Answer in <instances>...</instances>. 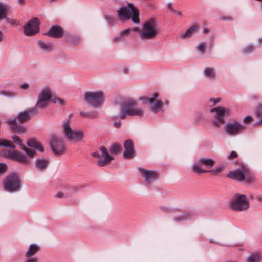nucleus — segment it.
Here are the masks:
<instances>
[{"instance_id":"29","label":"nucleus","mask_w":262,"mask_h":262,"mask_svg":"<svg viewBox=\"0 0 262 262\" xmlns=\"http://www.w3.org/2000/svg\"><path fill=\"white\" fill-rule=\"evenodd\" d=\"M0 146L9 147L14 149L15 146L9 140L0 139Z\"/></svg>"},{"instance_id":"31","label":"nucleus","mask_w":262,"mask_h":262,"mask_svg":"<svg viewBox=\"0 0 262 262\" xmlns=\"http://www.w3.org/2000/svg\"><path fill=\"white\" fill-rule=\"evenodd\" d=\"M7 13V7L0 3V20L6 18V15Z\"/></svg>"},{"instance_id":"4","label":"nucleus","mask_w":262,"mask_h":262,"mask_svg":"<svg viewBox=\"0 0 262 262\" xmlns=\"http://www.w3.org/2000/svg\"><path fill=\"white\" fill-rule=\"evenodd\" d=\"M159 33V28L156 21L150 19L145 21L140 30V36L143 39H152Z\"/></svg>"},{"instance_id":"33","label":"nucleus","mask_w":262,"mask_h":262,"mask_svg":"<svg viewBox=\"0 0 262 262\" xmlns=\"http://www.w3.org/2000/svg\"><path fill=\"white\" fill-rule=\"evenodd\" d=\"M224 169V167L223 166H220L219 167H216L215 168L211 170H208V172L211 173L214 175H217L221 172H222Z\"/></svg>"},{"instance_id":"18","label":"nucleus","mask_w":262,"mask_h":262,"mask_svg":"<svg viewBox=\"0 0 262 262\" xmlns=\"http://www.w3.org/2000/svg\"><path fill=\"white\" fill-rule=\"evenodd\" d=\"M5 155L10 159L15 160L20 163H26L27 162L25 155L19 151H9L5 154Z\"/></svg>"},{"instance_id":"32","label":"nucleus","mask_w":262,"mask_h":262,"mask_svg":"<svg viewBox=\"0 0 262 262\" xmlns=\"http://www.w3.org/2000/svg\"><path fill=\"white\" fill-rule=\"evenodd\" d=\"M121 146L118 143L113 144L110 148V151L111 153L117 154L120 151Z\"/></svg>"},{"instance_id":"26","label":"nucleus","mask_w":262,"mask_h":262,"mask_svg":"<svg viewBox=\"0 0 262 262\" xmlns=\"http://www.w3.org/2000/svg\"><path fill=\"white\" fill-rule=\"evenodd\" d=\"M36 166L39 169H44L48 165V161L46 159H39L36 160Z\"/></svg>"},{"instance_id":"16","label":"nucleus","mask_w":262,"mask_h":262,"mask_svg":"<svg viewBox=\"0 0 262 262\" xmlns=\"http://www.w3.org/2000/svg\"><path fill=\"white\" fill-rule=\"evenodd\" d=\"M124 147L125 150L123 156L126 159H130L134 157L135 151L133 143L130 140H127L124 143Z\"/></svg>"},{"instance_id":"46","label":"nucleus","mask_w":262,"mask_h":262,"mask_svg":"<svg viewBox=\"0 0 262 262\" xmlns=\"http://www.w3.org/2000/svg\"><path fill=\"white\" fill-rule=\"evenodd\" d=\"M88 116H87V118L90 119H94L97 117V115L96 114L93 113H88Z\"/></svg>"},{"instance_id":"24","label":"nucleus","mask_w":262,"mask_h":262,"mask_svg":"<svg viewBox=\"0 0 262 262\" xmlns=\"http://www.w3.org/2000/svg\"><path fill=\"white\" fill-rule=\"evenodd\" d=\"M261 255L259 252H254L251 254L246 258V262H259Z\"/></svg>"},{"instance_id":"15","label":"nucleus","mask_w":262,"mask_h":262,"mask_svg":"<svg viewBox=\"0 0 262 262\" xmlns=\"http://www.w3.org/2000/svg\"><path fill=\"white\" fill-rule=\"evenodd\" d=\"M159 96V93L158 92H155L153 94V97L149 99H147L146 98H141V100H147L148 102L152 104L150 108L151 110L156 112L157 111L162 105V101L161 100L157 99V98Z\"/></svg>"},{"instance_id":"8","label":"nucleus","mask_w":262,"mask_h":262,"mask_svg":"<svg viewBox=\"0 0 262 262\" xmlns=\"http://www.w3.org/2000/svg\"><path fill=\"white\" fill-rule=\"evenodd\" d=\"M230 206L234 210L242 211L248 208L249 202L245 195L237 194L230 201Z\"/></svg>"},{"instance_id":"17","label":"nucleus","mask_w":262,"mask_h":262,"mask_svg":"<svg viewBox=\"0 0 262 262\" xmlns=\"http://www.w3.org/2000/svg\"><path fill=\"white\" fill-rule=\"evenodd\" d=\"M138 170L141 176L144 178L145 180L148 182H150L158 178V173L156 171L148 170L141 167L139 168Z\"/></svg>"},{"instance_id":"39","label":"nucleus","mask_w":262,"mask_h":262,"mask_svg":"<svg viewBox=\"0 0 262 262\" xmlns=\"http://www.w3.org/2000/svg\"><path fill=\"white\" fill-rule=\"evenodd\" d=\"M7 166L5 164L0 163V175L4 174L6 169Z\"/></svg>"},{"instance_id":"55","label":"nucleus","mask_w":262,"mask_h":262,"mask_svg":"<svg viewBox=\"0 0 262 262\" xmlns=\"http://www.w3.org/2000/svg\"><path fill=\"white\" fill-rule=\"evenodd\" d=\"M209 32V30L207 28H204L203 30V32L205 34H207Z\"/></svg>"},{"instance_id":"9","label":"nucleus","mask_w":262,"mask_h":262,"mask_svg":"<svg viewBox=\"0 0 262 262\" xmlns=\"http://www.w3.org/2000/svg\"><path fill=\"white\" fill-rule=\"evenodd\" d=\"M4 188L6 191L13 192L19 190L20 187V181L16 174H11L6 177L3 182Z\"/></svg>"},{"instance_id":"54","label":"nucleus","mask_w":262,"mask_h":262,"mask_svg":"<svg viewBox=\"0 0 262 262\" xmlns=\"http://www.w3.org/2000/svg\"><path fill=\"white\" fill-rule=\"evenodd\" d=\"M57 100L60 103V104L61 105H65V102L63 100L60 99H59L58 98L57 99Z\"/></svg>"},{"instance_id":"34","label":"nucleus","mask_w":262,"mask_h":262,"mask_svg":"<svg viewBox=\"0 0 262 262\" xmlns=\"http://www.w3.org/2000/svg\"><path fill=\"white\" fill-rule=\"evenodd\" d=\"M0 95L7 97H13L15 96V93L11 91L0 90Z\"/></svg>"},{"instance_id":"37","label":"nucleus","mask_w":262,"mask_h":262,"mask_svg":"<svg viewBox=\"0 0 262 262\" xmlns=\"http://www.w3.org/2000/svg\"><path fill=\"white\" fill-rule=\"evenodd\" d=\"M254 49V47L252 45H249L247 46L243 50V52L245 54H248L252 52Z\"/></svg>"},{"instance_id":"40","label":"nucleus","mask_w":262,"mask_h":262,"mask_svg":"<svg viewBox=\"0 0 262 262\" xmlns=\"http://www.w3.org/2000/svg\"><path fill=\"white\" fill-rule=\"evenodd\" d=\"M123 39H124V37L122 35H121L120 34H119V35L118 36H116L113 38V42L114 43H117L120 41L123 40Z\"/></svg>"},{"instance_id":"20","label":"nucleus","mask_w":262,"mask_h":262,"mask_svg":"<svg viewBox=\"0 0 262 262\" xmlns=\"http://www.w3.org/2000/svg\"><path fill=\"white\" fill-rule=\"evenodd\" d=\"M46 34L50 37L59 38L63 36V31L61 27L59 26H53Z\"/></svg>"},{"instance_id":"61","label":"nucleus","mask_w":262,"mask_h":262,"mask_svg":"<svg viewBox=\"0 0 262 262\" xmlns=\"http://www.w3.org/2000/svg\"><path fill=\"white\" fill-rule=\"evenodd\" d=\"M110 20H113L112 18H111V17L110 18Z\"/></svg>"},{"instance_id":"14","label":"nucleus","mask_w":262,"mask_h":262,"mask_svg":"<svg viewBox=\"0 0 262 262\" xmlns=\"http://www.w3.org/2000/svg\"><path fill=\"white\" fill-rule=\"evenodd\" d=\"M210 112H216V113L215 118L217 121L213 122V124L218 127L224 123V116L229 114V110L223 107H217L211 108Z\"/></svg>"},{"instance_id":"27","label":"nucleus","mask_w":262,"mask_h":262,"mask_svg":"<svg viewBox=\"0 0 262 262\" xmlns=\"http://www.w3.org/2000/svg\"><path fill=\"white\" fill-rule=\"evenodd\" d=\"M191 169L193 172H195L198 174H201L208 172V170H205L203 169L201 166L196 163L192 165Z\"/></svg>"},{"instance_id":"51","label":"nucleus","mask_w":262,"mask_h":262,"mask_svg":"<svg viewBox=\"0 0 262 262\" xmlns=\"http://www.w3.org/2000/svg\"><path fill=\"white\" fill-rule=\"evenodd\" d=\"M88 113L89 112H80V115L83 117L87 118Z\"/></svg>"},{"instance_id":"57","label":"nucleus","mask_w":262,"mask_h":262,"mask_svg":"<svg viewBox=\"0 0 262 262\" xmlns=\"http://www.w3.org/2000/svg\"><path fill=\"white\" fill-rule=\"evenodd\" d=\"M3 40V33L0 31V42H1Z\"/></svg>"},{"instance_id":"12","label":"nucleus","mask_w":262,"mask_h":262,"mask_svg":"<svg viewBox=\"0 0 262 262\" xmlns=\"http://www.w3.org/2000/svg\"><path fill=\"white\" fill-rule=\"evenodd\" d=\"M245 129V126L237 121L228 122L225 126L226 133L230 136L238 135L244 132Z\"/></svg>"},{"instance_id":"23","label":"nucleus","mask_w":262,"mask_h":262,"mask_svg":"<svg viewBox=\"0 0 262 262\" xmlns=\"http://www.w3.org/2000/svg\"><path fill=\"white\" fill-rule=\"evenodd\" d=\"M39 249V247L36 244H32L29 246L28 251L25 254V256L29 258L35 255Z\"/></svg>"},{"instance_id":"3","label":"nucleus","mask_w":262,"mask_h":262,"mask_svg":"<svg viewBox=\"0 0 262 262\" xmlns=\"http://www.w3.org/2000/svg\"><path fill=\"white\" fill-rule=\"evenodd\" d=\"M144 111L142 108L138 107L136 101L128 99L125 101L122 104L120 111L121 119H124L127 116L142 117Z\"/></svg>"},{"instance_id":"13","label":"nucleus","mask_w":262,"mask_h":262,"mask_svg":"<svg viewBox=\"0 0 262 262\" xmlns=\"http://www.w3.org/2000/svg\"><path fill=\"white\" fill-rule=\"evenodd\" d=\"M24 34L26 36L36 34L39 30V21L37 18H33L24 26Z\"/></svg>"},{"instance_id":"2","label":"nucleus","mask_w":262,"mask_h":262,"mask_svg":"<svg viewBox=\"0 0 262 262\" xmlns=\"http://www.w3.org/2000/svg\"><path fill=\"white\" fill-rule=\"evenodd\" d=\"M118 18L121 21H126L132 19L134 23H139V12L135 5L131 3H127L126 6L119 9L117 11Z\"/></svg>"},{"instance_id":"53","label":"nucleus","mask_w":262,"mask_h":262,"mask_svg":"<svg viewBox=\"0 0 262 262\" xmlns=\"http://www.w3.org/2000/svg\"><path fill=\"white\" fill-rule=\"evenodd\" d=\"M63 195H64V194H63V192H58V193L56 194V196L57 198H62V197H63Z\"/></svg>"},{"instance_id":"43","label":"nucleus","mask_w":262,"mask_h":262,"mask_svg":"<svg viewBox=\"0 0 262 262\" xmlns=\"http://www.w3.org/2000/svg\"><path fill=\"white\" fill-rule=\"evenodd\" d=\"M237 153L234 151H232L231 152L230 154L229 155L228 159H233L237 157Z\"/></svg>"},{"instance_id":"35","label":"nucleus","mask_w":262,"mask_h":262,"mask_svg":"<svg viewBox=\"0 0 262 262\" xmlns=\"http://www.w3.org/2000/svg\"><path fill=\"white\" fill-rule=\"evenodd\" d=\"M68 41L74 45H77L80 42V38L76 36H72L68 39Z\"/></svg>"},{"instance_id":"52","label":"nucleus","mask_w":262,"mask_h":262,"mask_svg":"<svg viewBox=\"0 0 262 262\" xmlns=\"http://www.w3.org/2000/svg\"><path fill=\"white\" fill-rule=\"evenodd\" d=\"M121 125V122H115L114 123V126L116 128H118Z\"/></svg>"},{"instance_id":"50","label":"nucleus","mask_w":262,"mask_h":262,"mask_svg":"<svg viewBox=\"0 0 262 262\" xmlns=\"http://www.w3.org/2000/svg\"><path fill=\"white\" fill-rule=\"evenodd\" d=\"M35 149H38L41 152L43 151V148L39 143L38 144L37 148Z\"/></svg>"},{"instance_id":"47","label":"nucleus","mask_w":262,"mask_h":262,"mask_svg":"<svg viewBox=\"0 0 262 262\" xmlns=\"http://www.w3.org/2000/svg\"><path fill=\"white\" fill-rule=\"evenodd\" d=\"M210 101L211 102H213L214 105H215L216 103H219L221 101V98H217L216 99L211 98L210 99Z\"/></svg>"},{"instance_id":"58","label":"nucleus","mask_w":262,"mask_h":262,"mask_svg":"<svg viewBox=\"0 0 262 262\" xmlns=\"http://www.w3.org/2000/svg\"><path fill=\"white\" fill-rule=\"evenodd\" d=\"M133 30L134 31H139V32H140V30H139V29L138 28H134L133 29Z\"/></svg>"},{"instance_id":"41","label":"nucleus","mask_w":262,"mask_h":262,"mask_svg":"<svg viewBox=\"0 0 262 262\" xmlns=\"http://www.w3.org/2000/svg\"><path fill=\"white\" fill-rule=\"evenodd\" d=\"M205 44L204 43H202L199 44L198 46V49L199 51H200L202 54L204 53Z\"/></svg>"},{"instance_id":"5","label":"nucleus","mask_w":262,"mask_h":262,"mask_svg":"<svg viewBox=\"0 0 262 262\" xmlns=\"http://www.w3.org/2000/svg\"><path fill=\"white\" fill-rule=\"evenodd\" d=\"M227 176L237 181H245L247 183L253 182L255 180L253 174L248 168L244 166H241L235 171H230Z\"/></svg>"},{"instance_id":"44","label":"nucleus","mask_w":262,"mask_h":262,"mask_svg":"<svg viewBox=\"0 0 262 262\" xmlns=\"http://www.w3.org/2000/svg\"><path fill=\"white\" fill-rule=\"evenodd\" d=\"M4 19H6V21H7V23L9 24H10L12 25L17 24V21L15 19H11L10 18H7L6 16V18H4Z\"/></svg>"},{"instance_id":"19","label":"nucleus","mask_w":262,"mask_h":262,"mask_svg":"<svg viewBox=\"0 0 262 262\" xmlns=\"http://www.w3.org/2000/svg\"><path fill=\"white\" fill-rule=\"evenodd\" d=\"M12 139L14 143L19 145L21 149L25 151L28 156L32 158L34 156L35 151L31 149H29L23 144L22 140L18 136L14 135L12 136Z\"/></svg>"},{"instance_id":"49","label":"nucleus","mask_w":262,"mask_h":262,"mask_svg":"<svg viewBox=\"0 0 262 262\" xmlns=\"http://www.w3.org/2000/svg\"><path fill=\"white\" fill-rule=\"evenodd\" d=\"M26 262H37V259L36 258H31L28 259Z\"/></svg>"},{"instance_id":"56","label":"nucleus","mask_w":262,"mask_h":262,"mask_svg":"<svg viewBox=\"0 0 262 262\" xmlns=\"http://www.w3.org/2000/svg\"><path fill=\"white\" fill-rule=\"evenodd\" d=\"M187 217L185 216H183V217H181V218H176L175 219V220L176 221H180L181 220H183V219H186Z\"/></svg>"},{"instance_id":"21","label":"nucleus","mask_w":262,"mask_h":262,"mask_svg":"<svg viewBox=\"0 0 262 262\" xmlns=\"http://www.w3.org/2000/svg\"><path fill=\"white\" fill-rule=\"evenodd\" d=\"M198 29V26L195 25L192 26L189 28L184 33L181 35L180 38L183 39L190 37L193 33L197 32Z\"/></svg>"},{"instance_id":"10","label":"nucleus","mask_w":262,"mask_h":262,"mask_svg":"<svg viewBox=\"0 0 262 262\" xmlns=\"http://www.w3.org/2000/svg\"><path fill=\"white\" fill-rule=\"evenodd\" d=\"M101 154L98 151L94 152L92 155L94 157L98 158L97 161V165L99 167H104L109 165L114 158L111 156L107 151V148L102 146L99 149Z\"/></svg>"},{"instance_id":"6","label":"nucleus","mask_w":262,"mask_h":262,"mask_svg":"<svg viewBox=\"0 0 262 262\" xmlns=\"http://www.w3.org/2000/svg\"><path fill=\"white\" fill-rule=\"evenodd\" d=\"M71 121L68 120L64 122L62 125L63 133L70 141H82L84 137V133L82 130L72 129L70 126Z\"/></svg>"},{"instance_id":"38","label":"nucleus","mask_w":262,"mask_h":262,"mask_svg":"<svg viewBox=\"0 0 262 262\" xmlns=\"http://www.w3.org/2000/svg\"><path fill=\"white\" fill-rule=\"evenodd\" d=\"M132 30V29L128 28V29H125V30L122 31L120 34H121V35H122L124 37V36L125 35H129Z\"/></svg>"},{"instance_id":"30","label":"nucleus","mask_w":262,"mask_h":262,"mask_svg":"<svg viewBox=\"0 0 262 262\" xmlns=\"http://www.w3.org/2000/svg\"><path fill=\"white\" fill-rule=\"evenodd\" d=\"M254 116L258 119V123H262V107L260 106L257 107L255 112Z\"/></svg>"},{"instance_id":"36","label":"nucleus","mask_w":262,"mask_h":262,"mask_svg":"<svg viewBox=\"0 0 262 262\" xmlns=\"http://www.w3.org/2000/svg\"><path fill=\"white\" fill-rule=\"evenodd\" d=\"M39 143L36 141L34 140H30L27 142V145L28 146H29L31 148H33L34 149H32L35 151L34 154L35 153V148H37V145Z\"/></svg>"},{"instance_id":"59","label":"nucleus","mask_w":262,"mask_h":262,"mask_svg":"<svg viewBox=\"0 0 262 262\" xmlns=\"http://www.w3.org/2000/svg\"><path fill=\"white\" fill-rule=\"evenodd\" d=\"M24 2V0H19V2L20 3H22Z\"/></svg>"},{"instance_id":"25","label":"nucleus","mask_w":262,"mask_h":262,"mask_svg":"<svg viewBox=\"0 0 262 262\" xmlns=\"http://www.w3.org/2000/svg\"><path fill=\"white\" fill-rule=\"evenodd\" d=\"M38 45L42 50L46 52L51 51L53 49V45L52 44L46 43L41 40L38 41Z\"/></svg>"},{"instance_id":"11","label":"nucleus","mask_w":262,"mask_h":262,"mask_svg":"<svg viewBox=\"0 0 262 262\" xmlns=\"http://www.w3.org/2000/svg\"><path fill=\"white\" fill-rule=\"evenodd\" d=\"M50 145L53 152L57 156H60L66 152L65 145L62 138L55 135H52Z\"/></svg>"},{"instance_id":"22","label":"nucleus","mask_w":262,"mask_h":262,"mask_svg":"<svg viewBox=\"0 0 262 262\" xmlns=\"http://www.w3.org/2000/svg\"><path fill=\"white\" fill-rule=\"evenodd\" d=\"M198 162L209 169L211 168L215 164V161L211 158H201Z\"/></svg>"},{"instance_id":"7","label":"nucleus","mask_w":262,"mask_h":262,"mask_svg":"<svg viewBox=\"0 0 262 262\" xmlns=\"http://www.w3.org/2000/svg\"><path fill=\"white\" fill-rule=\"evenodd\" d=\"M84 100L88 105L96 108L99 107L104 101L103 93L101 91L87 92L84 94Z\"/></svg>"},{"instance_id":"42","label":"nucleus","mask_w":262,"mask_h":262,"mask_svg":"<svg viewBox=\"0 0 262 262\" xmlns=\"http://www.w3.org/2000/svg\"><path fill=\"white\" fill-rule=\"evenodd\" d=\"M168 8L170 9L171 12L176 13L177 15L182 17V12L180 11H176L173 9V8L171 7L170 6H168Z\"/></svg>"},{"instance_id":"48","label":"nucleus","mask_w":262,"mask_h":262,"mask_svg":"<svg viewBox=\"0 0 262 262\" xmlns=\"http://www.w3.org/2000/svg\"><path fill=\"white\" fill-rule=\"evenodd\" d=\"M29 85L28 83H23L20 85V88L23 89H27L29 88Z\"/></svg>"},{"instance_id":"45","label":"nucleus","mask_w":262,"mask_h":262,"mask_svg":"<svg viewBox=\"0 0 262 262\" xmlns=\"http://www.w3.org/2000/svg\"><path fill=\"white\" fill-rule=\"evenodd\" d=\"M252 120V118L250 116H247L245 117L244 119V122L245 123H249Z\"/></svg>"},{"instance_id":"60","label":"nucleus","mask_w":262,"mask_h":262,"mask_svg":"<svg viewBox=\"0 0 262 262\" xmlns=\"http://www.w3.org/2000/svg\"><path fill=\"white\" fill-rule=\"evenodd\" d=\"M252 99H256L255 97H252Z\"/></svg>"},{"instance_id":"1","label":"nucleus","mask_w":262,"mask_h":262,"mask_svg":"<svg viewBox=\"0 0 262 262\" xmlns=\"http://www.w3.org/2000/svg\"><path fill=\"white\" fill-rule=\"evenodd\" d=\"M52 95V92L49 88H43L39 94L37 101L34 108L20 112L15 118L7 120L6 123L11 125V129L15 132L20 134L26 133L27 130V128L21 124L29 121L31 115L36 113L38 109L47 107L49 105Z\"/></svg>"},{"instance_id":"28","label":"nucleus","mask_w":262,"mask_h":262,"mask_svg":"<svg viewBox=\"0 0 262 262\" xmlns=\"http://www.w3.org/2000/svg\"><path fill=\"white\" fill-rule=\"evenodd\" d=\"M204 73L206 76L210 77L212 79L215 78V74L214 69L210 67H207L204 70Z\"/></svg>"}]
</instances>
